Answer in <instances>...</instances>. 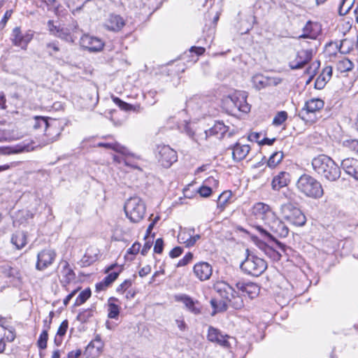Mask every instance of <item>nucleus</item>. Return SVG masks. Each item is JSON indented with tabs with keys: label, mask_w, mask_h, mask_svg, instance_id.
<instances>
[{
	"label": "nucleus",
	"mask_w": 358,
	"mask_h": 358,
	"mask_svg": "<svg viewBox=\"0 0 358 358\" xmlns=\"http://www.w3.org/2000/svg\"><path fill=\"white\" fill-rule=\"evenodd\" d=\"M265 229L260 225L255 226L256 229L259 232L260 236L266 241L273 242L282 252H286L288 248L285 244L277 240V238H285L288 236V227L275 215L271 220Z\"/></svg>",
	"instance_id": "nucleus-1"
},
{
	"label": "nucleus",
	"mask_w": 358,
	"mask_h": 358,
	"mask_svg": "<svg viewBox=\"0 0 358 358\" xmlns=\"http://www.w3.org/2000/svg\"><path fill=\"white\" fill-rule=\"evenodd\" d=\"M313 170L329 181H336L341 176V168L326 155H320L312 160Z\"/></svg>",
	"instance_id": "nucleus-2"
},
{
	"label": "nucleus",
	"mask_w": 358,
	"mask_h": 358,
	"mask_svg": "<svg viewBox=\"0 0 358 358\" xmlns=\"http://www.w3.org/2000/svg\"><path fill=\"white\" fill-rule=\"evenodd\" d=\"M297 189L305 196L318 199L324 194L321 183L308 174H303L296 182Z\"/></svg>",
	"instance_id": "nucleus-3"
},
{
	"label": "nucleus",
	"mask_w": 358,
	"mask_h": 358,
	"mask_svg": "<svg viewBox=\"0 0 358 358\" xmlns=\"http://www.w3.org/2000/svg\"><path fill=\"white\" fill-rule=\"evenodd\" d=\"M247 93L244 91H235L224 96L222 101L223 106L229 113L240 111L248 113L250 110V105L247 102Z\"/></svg>",
	"instance_id": "nucleus-4"
},
{
	"label": "nucleus",
	"mask_w": 358,
	"mask_h": 358,
	"mask_svg": "<svg viewBox=\"0 0 358 358\" xmlns=\"http://www.w3.org/2000/svg\"><path fill=\"white\" fill-rule=\"evenodd\" d=\"M246 253L247 256L240 266L241 270L254 277L261 275L266 270L267 263L264 259L250 253L248 249L246 250Z\"/></svg>",
	"instance_id": "nucleus-5"
},
{
	"label": "nucleus",
	"mask_w": 358,
	"mask_h": 358,
	"mask_svg": "<svg viewBox=\"0 0 358 358\" xmlns=\"http://www.w3.org/2000/svg\"><path fill=\"white\" fill-rule=\"evenodd\" d=\"M124 210L127 217L131 222L138 223L144 217L146 206L142 199L133 196L127 200Z\"/></svg>",
	"instance_id": "nucleus-6"
},
{
	"label": "nucleus",
	"mask_w": 358,
	"mask_h": 358,
	"mask_svg": "<svg viewBox=\"0 0 358 358\" xmlns=\"http://www.w3.org/2000/svg\"><path fill=\"white\" fill-rule=\"evenodd\" d=\"M282 212L284 218L290 224L301 227L306 222V217L302 211L291 203H287L282 206Z\"/></svg>",
	"instance_id": "nucleus-7"
},
{
	"label": "nucleus",
	"mask_w": 358,
	"mask_h": 358,
	"mask_svg": "<svg viewBox=\"0 0 358 358\" xmlns=\"http://www.w3.org/2000/svg\"><path fill=\"white\" fill-rule=\"evenodd\" d=\"M324 102L319 98H313L306 101L303 108L299 113V116L304 121L314 122L316 117H312L316 112L323 108Z\"/></svg>",
	"instance_id": "nucleus-8"
},
{
	"label": "nucleus",
	"mask_w": 358,
	"mask_h": 358,
	"mask_svg": "<svg viewBox=\"0 0 358 358\" xmlns=\"http://www.w3.org/2000/svg\"><path fill=\"white\" fill-rule=\"evenodd\" d=\"M33 37L34 32L32 31L27 30L23 32L20 27H15L12 30L10 40L14 46L20 47L22 50H26Z\"/></svg>",
	"instance_id": "nucleus-9"
},
{
	"label": "nucleus",
	"mask_w": 358,
	"mask_h": 358,
	"mask_svg": "<svg viewBox=\"0 0 358 358\" xmlns=\"http://www.w3.org/2000/svg\"><path fill=\"white\" fill-rule=\"evenodd\" d=\"M157 158L158 162L164 168H169L178 160L177 152L169 145H158L157 148Z\"/></svg>",
	"instance_id": "nucleus-10"
},
{
	"label": "nucleus",
	"mask_w": 358,
	"mask_h": 358,
	"mask_svg": "<svg viewBox=\"0 0 358 358\" xmlns=\"http://www.w3.org/2000/svg\"><path fill=\"white\" fill-rule=\"evenodd\" d=\"M275 215L270 206L264 203H257L252 208V215L254 218L262 221L266 226Z\"/></svg>",
	"instance_id": "nucleus-11"
},
{
	"label": "nucleus",
	"mask_w": 358,
	"mask_h": 358,
	"mask_svg": "<svg viewBox=\"0 0 358 358\" xmlns=\"http://www.w3.org/2000/svg\"><path fill=\"white\" fill-rule=\"evenodd\" d=\"M56 252L51 249H45L37 255V262L36 268L38 271H43L50 266L55 261Z\"/></svg>",
	"instance_id": "nucleus-12"
},
{
	"label": "nucleus",
	"mask_w": 358,
	"mask_h": 358,
	"mask_svg": "<svg viewBox=\"0 0 358 358\" xmlns=\"http://www.w3.org/2000/svg\"><path fill=\"white\" fill-rule=\"evenodd\" d=\"M62 127L59 122L55 119H50V122L44 131V135L46 137L45 143H52L58 140Z\"/></svg>",
	"instance_id": "nucleus-13"
},
{
	"label": "nucleus",
	"mask_w": 358,
	"mask_h": 358,
	"mask_svg": "<svg viewBox=\"0 0 358 358\" xmlns=\"http://www.w3.org/2000/svg\"><path fill=\"white\" fill-rule=\"evenodd\" d=\"M207 338L209 341L216 343L224 348L230 347V342L229 341V338L234 340V338H231L228 335H223L219 329L213 327H209Z\"/></svg>",
	"instance_id": "nucleus-14"
},
{
	"label": "nucleus",
	"mask_w": 358,
	"mask_h": 358,
	"mask_svg": "<svg viewBox=\"0 0 358 358\" xmlns=\"http://www.w3.org/2000/svg\"><path fill=\"white\" fill-rule=\"evenodd\" d=\"M313 54V49L299 51L295 60L289 63L290 69L293 70L302 69L312 59Z\"/></svg>",
	"instance_id": "nucleus-15"
},
{
	"label": "nucleus",
	"mask_w": 358,
	"mask_h": 358,
	"mask_svg": "<svg viewBox=\"0 0 358 358\" xmlns=\"http://www.w3.org/2000/svg\"><path fill=\"white\" fill-rule=\"evenodd\" d=\"M259 248L264 252V253L272 260L278 262L281 259L283 252L278 246L273 243L268 241V243L260 242L258 244Z\"/></svg>",
	"instance_id": "nucleus-16"
},
{
	"label": "nucleus",
	"mask_w": 358,
	"mask_h": 358,
	"mask_svg": "<svg viewBox=\"0 0 358 358\" xmlns=\"http://www.w3.org/2000/svg\"><path fill=\"white\" fill-rule=\"evenodd\" d=\"M48 27L51 35L67 42L73 41L69 29L55 24L54 21L51 20L48 21Z\"/></svg>",
	"instance_id": "nucleus-17"
},
{
	"label": "nucleus",
	"mask_w": 358,
	"mask_h": 358,
	"mask_svg": "<svg viewBox=\"0 0 358 358\" xmlns=\"http://www.w3.org/2000/svg\"><path fill=\"white\" fill-rule=\"evenodd\" d=\"M80 44L84 48L89 50L90 52L100 51L103 47V43L100 38L87 34L81 37Z\"/></svg>",
	"instance_id": "nucleus-18"
},
{
	"label": "nucleus",
	"mask_w": 358,
	"mask_h": 358,
	"mask_svg": "<svg viewBox=\"0 0 358 358\" xmlns=\"http://www.w3.org/2000/svg\"><path fill=\"white\" fill-rule=\"evenodd\" d=\"M214 290L221 297L222 300L229 302L234 294H236L235 289L228 283L220 281L214 285Z\"/></svg>",
	"instance_id": "nucleus-19"
},
{
	"label": "nucleus",
	"mask_w": 358,
	"mask_h": 358,
	"mask_svg": "<svg viewBox=\"0 0 358 358\" xmlns=\"http://www.w3.org/2000/svg\"><path fill=\"white\" fill-rule=\"evenodd\" d=\"M15 338L14 329L7 324L6 318L0 317V341L12 342Z\"/></svg>",
	"instance_id": "nucleus-20"
},
{
	"label": "nucleus",
	"mask_w": 358,
	"mask_h": 358,
	"mask_svg": "<svg viewBox=\"0 0 358 358\" xmlns=\"http://www.w3.org/2000/svg\"><path fill=\"white\" fill-rule=\"evenodd\" d=\"M193 271L200 280L203 281L210 278L213 269L211 265L208 263L201 262L194 265Z\"/></svg>",
	"instance_id": "nucleus-21"
},
{
	"label": "nucleus",
	"mask_w": 358,
	"mask_h": 358,
	"mask_svg": "<svg viewBox=\"0 0 358 358\" xmlns=\"http://www.w3.org/2000/svg\"><path fill=\"white\" fill-rule=\"evenodd\" d=\"M341 167L349 176L358 180V160L348 157L341 161Z\"/></svg>",
	"instance_id": "nucleus-22"
},
{
	"label": "nucleus",
	"mask_w": 358,
	"mask_h": 358,
	"mask_svg": "<svg viewBox=\"0 0 358 358\" xmlns=\"http://www.w3.org/2000/svg\"><path fill=\"white\" fill-rule=\"evenodd\" d=\"M175 299L176 301L182 302L184 303L185 307L189 310L191 313L197 315L201 313V308L199 306V303L197 301H194L192 298L187 294H179L175 296Z\"/></svg>",
	"instance_id": "nucleus-23"
},
{
	"label": "nucleus",
	"mask_w": 358,
	"mask_h": 358,
	"mask_svg": "<svg viewBox=\"0 0 358 358\" xmlns=\"http://www.w3.org/2000/svg\"><path fill=\"white\" fill-rule=\"evenodd\" d=\"M320 32V27L310 20L308 21L303 28V34L299 36V38H310L315 40Z\"/></svg>",
	"instance_id": "nucleus-24"
},
{
	"label": "nucleus",
	"mask_w": 358,
	"mask_h": 358,
	"mask_svg": "<svg viewBox=\"0 0 358 358\" xmlns=\"http://www.w3.org/2000/svg\"><path fill=\"white\" fill-rule=\"evenodd\" d=\"M229 149L232 150V158L234 162H238L247 157L250 150V147L248 145H242L237 142L234 145L231 146Z\"/></svg>",
	"instance_id": "nucleus-25"
},
{
	"label": "nucleus",
	"mask_w": 358,
	"mask_h": 358,
	"mask_svg": "<svg viewBox=\"0 0 358 358\" xmlns=\"http://www.w3.org/2000/svg\"><path fill=\"white\" fill-rule=\"evenodd\" d=\"M236 287L243 293L247 294L250 299L257 296L259 292V286L251 282L238 281L236 283Z\"/></svg>",
	"instance_id": "nucleus-26"
},
{
	"label": "nucleus",
	"mask_w": 358,
	"mask_h": 358,
	"mask_svg": "<svg viewBox=\"0 0 358 358\" xmlns=\"http://www.w3.org/2000/svg\"><path fill=\"white\" fill-rule=\"evenodd\" d=\"M125 25V21L122 17L116 14H110L106 21L105 27L113 31H119Z\"/></svg>",
	"instance_id": "nucleus-27"
},
{
	"label": "nucleus",
	"mask_w": 358,
	"mask_h": 358,
	"mask_svg": "<svg viewBox=\"0 0 358 358\" xmlns=\"http://www.w3.org/2000/svg\"><path fill=\"white\" fill-rule=\"evenodd\" d=\"M33 150L34 148L31 147V145L29 143H22L15 146L0 147V155H8L12 154L21 153L24 152H29Z\"/></svg>",
	"instance_id": "nucleus-28"
},
{
	"label": "nucleus",
	"mask_w": 358,
	"mask_h": 358,
	"mask_svg": "<svg viewBox=\"0 0 358 358\" xmlns=\"http://www.w3.org/2000/svg\"><path fill=\"white\" fill-rule=\"evenodd\" d=\"M228 131L229 127L227 126H225L222 122L217 121L208 130H205V139H208L209 137L213 136L222 138Z\"/></svg>",
	"instance_id": "nucleus-29"
},
{
	"label": "nucleus",
	"mask_w": 358,
	"mask_h": 358,
	"mask_svg": "<svg viewBox=\"0 0 358 358\" xmlns=\"http://www.w3.org/2000/svg\"><path fill=\"white\" fill-rule=\"evenodd\" d=\"M332 67L330 66H326L323 69L322 73L318 76L315 82V88L317 90H322L326 84L330 80L332 76Z\"/></svg>",
	"instance_id": "nucleus-30"
},
{
	"label": "nucleus",
	"mask_w": 358,
	"mask_h": 358,
	"mask_svg": "<svg viewBox=\"0 0 358 358\" xmlns=\"http://www.w3.org/2000/svg\"><path fill=\"white\" fill-rule=\"evenodd\" d=\"M101 348V340L96 339L87 345L84 352V355L86 358H96L100 355Z\"/></svg>",
	"instance_id": "nucleus-31"
},
{
	"label": "nucleus",
	"mask_w": 358,
	"mask_h": 358,
	"mask_svg": "<svg viewBox=\"0 0 358 358\" xmlns=\"http://www.w3.org/2000/svg\"><path fill=\"white\" fill-rule=\"evenodd\" d=\"M289 182V173L285 171L280 172L277 176L273 178L271 186L272 189L275 191L287 185Z\"/></svg>",
	"instance_id": "nucleus-32"
},
{
	"label": "nucleus",
	"mask_w": 358,
	"mask_h": 358,
	"mask_svg": "<svg viewBox=\"0 0 358 358\" xmlns=\"http://www.w3.org/2000/svg\"><path fill=\"white\" fill-rule=\"evenodd\" d=\"M50 122V118L44 116H34L31 120V125L34 130L45 131L48 124Z\"/></svg>",
	"instance_id": "nucleus-33"
},
{
	"label": "nucleus",
	"mask_w": 358,
	"mask_h": 358,
	"mask_svg": "<svg viewBox=\"0 0 358 358\" xmlns=\"http://www.w3.org/2000/svg\"><path fill=\"white\" fill-rule=\"evenodd\" d=\"M11 243L20 250L27 244V235L24 231H17L11 237Z\"/></svg>",
	"instance_id": "nucleus-34"
},
{
	"label": "nucleus",
	"mask_w": 358,
	"mask_h": 358,
	"mask_svg": "<svg viewBox=\"0 0 358 358\" xmlns=\"http://www.w3.org/2000/svg\"><path fill=\"white\" fill-rule=\"evenodd\" d=\"M252 83L254 87L258 90H260L263 88H265L270 84V80L268 78L265 77L262 74H256L252 76Z\"/></svg>",
	"instance_id": "nucleus-35"
},
{
	"label": "nucleus",
	"mask_w": 358,
	"mask_h": 358,
	"mask_svg": "<svg viewBox=\"0 0 358 358\" xmlns=\"http://www.w3.org/2000/svg\"><path fill=\"white\" fill-rule=\"evenodd\" d=\"M62 272L64 273V275L60 282L64 286H66L75 278L76 274L74 271L69 268V264L67 262H64Z\"/></svg>",
	"instance_id": "nucleus-36"
},
{
	"label": "nucleus",
	"mask_w": 358,
	"mask_h": 358,
	"mask_svg": "<svg viewBox=\"0 0 358 358\" xmlns=\"http://www.w3.org/2000/svg\"><path fill=\"white\" fill-rule=\"evenodd\" d=\"M210 303L213 308V311L211 313L212 315H215L217 313L224 312L229 307L228 302L222 299L220 301H217L215 299H212Z\"/></svg>",
	"instance_id": "nucleus-37"
},
{
	"label": "nucleus",
	"mask_w": 358,
	"mask_h": 358,
	"mask_svg": "<svg viewBox=\"0 0 358 358\" xmlns=\"http://www.w3.org/2000/svg\"><path fill=\"white\" fill-rule=\"evenodd\" d=\"M118 299L115 297H110L108 299V317L110 319H117L120 314V307L114 302Z\"/></svg>",
	"instance_id": "nucleus-38"
},
{
	"label": "nucleus",
	"mask_w": 358,
	"mask_h": 358,
	"mask_svg": "<svg viewBox=\"0 0 358 358\" xmlns=\"http://www.w3.org/2000/svg\"><path fill=\"white\" fill-rule=\"evenodd\" d=\"M1 272L7 278H13L15 279L20 278V273L17 268H13L6 264L0 267Z\"/></svg>",
	"instance_id": "nucleus-39"
},
{
	"label": "nucleus",
	"mask_w": 358,
	"mask_h": 358,
	"mask_svg": "<svg viewBox=\"0 0 358 358\" xmlns=\"http://www.w3.org/2000/svg\"><path fill=\"white\" fill-rule=\"evenodd\" d=\"M97 146L98 147H100V148H107V149H111V150H113L117 152H120L123 155H126L127 153V149L120 145V143H118L117 142H115V143H99L97 144Z\"/></svg>",
	"instance_id": "nucleus-40"
},
{
	"label": "nucleus",
	"mask_w": 358,
	"mask_h": 358,
	"mask_svg": "<svg viewBox=\"0 0 358 358\" xmlns=\"http://www.w3.org/2000/svg\"><path fill=\"white\" fill-rule=\"evenodd\" d=\"M178 127L182 132L185 133L188 136L194 139L195 132L191 125L190 120H182V122L179 124Z\"/></svg>",
	"instance_id": "nucleus-41"
},
{
	"label": "nucleus",
	"mask_w": 358,
	"mask_h": 358,
	"mask_svg": "<svg viewBox=\"0 0 358 358\" xmlns=\"http://www.w3.org/2000/svg\"><path fill=\"white\" fill-rule=\"evenodd\" d=\"M342 145L346 149L353 152L358 155V140L355 138H348L343 140Z\"/></svg>",
	"instance_id": "nucleus-42"
},
{
	"label": "nucleus",
	"mask_w": 358,
	"mask_h": 358,
	"mask_svg": "<svg viewBox=\"0 0 358 358\" xmlns=\"http://www.w3.org/2000/svg\"><path fill=\"white\" fill-rule=\"evenodd\" d=\"M283 156L282 152H275L267 160V166L270 168L275 167L282 161Z\"/></svg>",
	"instance_id": "nucleus-43"
},
{
	"label": "nucleus",
	"mask_w": 358,
	"mask_h": 358,
	"mask_svg": "<svg viewBox=\"0 0 358 358\" xmlns=\"http://www.w3.org/2000/svg\"><path fill=\"white\" fill-rule=\"evenodd\" d=\"M18 136L15 134L13 130L10 129H0V143L4 141H10L17 139Z\"/></svg>",
	"instance_id": "nucleus-44"
},
{
	"label": "nucleus",
	"mask_w": 358,
	"mask_h": 358,
	"mask_svg": "<svg viewBox=\"0 0 358 358\" xmlns=\"http://www.w3.org/2000/svg\"><path fill=\"white\" fill-rule=\"evenodd\" d=\"M50 329V324H47V327L44 329L39 336L37 341L38 347L40 349L44 350L47 348V342L48 339V329Z\"/></svg>",
	"instance_id": "nucleus-45"
},
{
	"label": "nucleus",
	"mask_w": 358,
	"mask_h": 358,
	"mask_svg": "<svg viewBox=\"0 0 358 358\" xmlns=\"http://www.w3.org/2000/svg\"><path fill=\"white\" fill-rule=\"evenodd\" d=\"M91 294L92 292L90 288H87L82 291L76 298L74 306H79L83 304L91 296Z\"/></svg>",
	"instance_id": "nucleus-46"
},
{
	"label": "nucleus",
	"mask_w": 358,
	"mask_h": 358,
	"mask_svg": "<svg viewBox=\"0 0 358 358\" xmlns=\"http://www.w3.org/2000/svg\"><path fill=\"white\" fill-rule=\"evenodd\" d=\"M229 306L232 307L234 309L239 310L243 307V301L241 296L238 295V293L234 294L232 298L228 302Z\"/></svg>",
	"instance_id": "nucleus-47"
},
{
	"label": "nucleus",
	"mask_w": 358,
	"mask_h": 358,
	"mask_svg": "<svg viewBox=\"0 0 358 358\" xmlns=\"http://www.w3.org/2000/svg\"><path fill=\"white\" fill-rule=\"evenodd\" d=\"M355 1V0H342L338 9L339 15H346L353 6Z\"/></svg>",
	"instance_id": "nucleus-48"
},
{
	"label": "nucleus",
	"mask_w": 358,
	"mask_h": 358,
	"mask_svg": "<svg viewBox=\"0 0 358 358\" xmlns=\"http://www.w3.org/2000/svg\"><path fill=\"white\" fill-rule=\"evenodd\" d=\"M338 69L341 72L351 71L354 67V64L348 58H344L338 63Z\"/></svg>",
	"instance_id": "nucleus-49"
},
{
	"label": "nucleus",
	"mask_w": 358,
	"mask_h": 358,
	"mask_svg": "<svg viewBox=\"0 0 358 358\" xmlns=\"http://www.w3.org/2000/svg\"><path fill=\"white\" fill-rule=\"evenodd\" d=\"M287 113L286 111H279L276 113L273 120V124L275 127L280 126L287 119Z\"/></svg>",
	"instance_id": "nucleus-50"
},
{
	"label": "nucleus",
	"mask_w": 358,
	"mask_h": 358,
	"mask_svg": "<svg viewBox=\"0 0 358 358\" xmlns=\"http://www.w3.org/2000/svg\"><path fill=\"white\" fill-rule=\"evenodd\" d=\"M113 100L114 103L117 105L120 109L125 110V111H129V110H134V106L130 103H128L122 99H120L118 97H113Z\"/></svg>",
	"instance_id": "nucleus-51"
},
{
	"label": "nucleus",
	"mask_w": 358,
	"mask_h": 358,
	"mask_svg": "<svg viewBox=\"0 0 358 358\" xmlns=\"http://www.w3.org/2000/svg\"><path fill=\"white\" fill-rule=\"evenodd\" d=\"M93 310L91 308L84 310L77 315V320L82 323L87 322V320L92 317Z\"/></svg>",
	"instance_id": "nucleus-52"
},
{
	"label": "nucleus",
	"mask_w": 358,
	"mask_h": 358,
	"mask_svg": "<svg viewBox=\"0 0 358 358\" xmlns=\"http://www.w3.org/2000/svg\"><path fill=\"white\" fill-rule=\"evenodd\" d=\"M121 270L119 271H113L112 273H110L108 275H106L103 280V282L105 284V285H107V287H109L118 277Z\"/></svg>",
	"instance_id": "nucleus-53"
},
{
	"label": "nucleus",
	"mask_w": 358,
	"mask_h": 358,
	"mask_svg": "<svg viewBox=\"0 0 358 358\" xmlns=\"http://www.w3.org/2000/svg\"><path fill=\"white\" fill-rule=\"evenodd\" d=\"M205 52V48L202 47H197V46H192L189 49V53L192 54L194 53L195 55H192V61L195 62L198 59V57L203 55Z\"/></svg>",
	"instance_id": "nucleus-54"
},
{
	"label": "nucleus",
	"mask_w": 358,
	"mask_h": 358,
	"mask_svg": "<svg viewBox=\"0 0 358 358\" xmlns=\"http://www.w3.org/2000/svg\"><path fill=\"white\" fill-rule=\"evenodd\" d=\"M194 232V229L191 228L188 229V236H189V241H187V247H192L193 246L196 242L201 238V236L199 234H196L193 236L192 234Z\"/></svg>",
	"instance_id": "nucleus-55"
},
{
	"label": "nucleus",
	"mask_w": 358,
	"mask_h": 358,
	"mask_svg": "<svg viewBox=\"0 0 358 358\" xmlns=\"http://www.w3.org/2000/svg\"><path fill=\"white\" fill-rule=\"evenodd\" d=\"M193 259V254L190 252H187L182 259L177 264V267H181L188 264Z\"/></svg>",
	"instance_id": "nucleus-56"
},
{
	"label": "nucleus",
	"mask_w": 358,
	"mask_h": 358,
	"mask_svg": "<svg viewBox=\"0 0 358 358\" xmlns=\"http://www.w3.org/2000/svg\"><path fill=\"white\" fill-rule=\"evenodd\" d=\"M68 327H69V322H68V320H64L61 323L60 326L59 327V329H58L57 332V336H59L60 337L64 336L66 334V333Z\"/></svg>",
	"instance_id": "nucleus-57"
},
{
	"label": "nucleus",
	"mask_w": 358,
	"mask_h": 358,
	"mask_svg": "<svg viewBox=\"0 0 358 358\" xmlns=\"http://www.w3.org/2000/svg\"><path fill=\"white\" fill-rule=\"evenodd\" d=\"M164 249V241L162 238H157L154 245V252L157 254H161Z\"/></svg>",
	"instance_id": "nucleus-58"
},
{
	"label": "nucleus",
	"mask_w": 358,
	"mask_h": 358,
	"mask_svg": "<svg viewBox=\"0 0 358 358\" xmlns=\"http://www.w3.org/2000/svg\"><path fill=\"white\" fill-rule=\"evenodd\" d=\"M131 280L127 279L117 287L116 290L117 292H123L127 290L131 285Z\"/></svg>",
	"instance_id": "nucleus-59"
},
{
	"label": "nucleus",
	"mask_w": 358,
	"mask_h": 358,
	"mask_svg": "<svg viewBox=\"0 0 358 358\" xmlns=\"http://www.w3.org/2000/svg\"><path fill=\"white\" fill-rule=\"evenodd\" d=\"M13 13V11L11 10H6L4 13L3 17H2L1 20L0 21V29H3L9 20V18L11 17V15Z\"/></svg>",
	"instance_id": "nucleus-60"
},
{
	"label": "nucleus",
	"mask_w": 358,
	"mask_h": 358,
	"mask_svg": "<svg viewBox=\"0 0 358 358\" xmlns=\"http://www.w3.org/2000/svg\"><path fill=\"white\" fill-rule=\"evenodd\" d=\"M198 192L201 196L208 197L212 193V189L207 186H201Z\"/></svg>",
	"instance_id": "nucleus-61"
},
{
	"label": "nucleus",
	"mask_w": 358,
	"mask_h": 358,
	"mask_svg": "<svg viewBox=\"0 0 358 358\" xmlns=\"http://www.w3.org/2000/svg\"><path fill=\"white\" fill-rule=\"evenodd\" d=\"M230 195L227 193H223L220 195L219 200H218V206L223 208L224 205L227 203L228 199L229 198Z\"/></svg>",
	"instance_id": "nucleus-62"
},
{
	"label": "nucleus",
	"mask_w": 358,
	"mask_h": 358,
	"mask_svg": "<svg viewBox=\"0 0 358 358\" xmlns=\"http://www.w3.org/2000/svg\"><path fill=\"white\" fill-rule=\"evenodd\" d=\"M183 252V249L180 247V246H177V247H175L174 248H173L170 252H169V256L171 257V258H176L178 257H179Z\"/></svg>",
	"instance_id": "nucleus-63"
},
{
	"label": "nucleus",
	"mask_w": 358,
	"mask_h": 358,
	"mask_svg": "<svg viewBox=\"0 0 358 358\" xmlns=\"http://www.w3.org/2000/svg\"><path fill=\"white\" fill-rule=\"evenodd\" d=\"M141 247V245L138 242H135L132 246L128 249L127 253L131 254V255H136L138 254L140 248Z\"/></svg>",
	"instance_id": "nucleus-64"
}]
</instances>
